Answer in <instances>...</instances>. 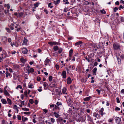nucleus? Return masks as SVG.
Returning <instances> with one entry per match:
<instances>
[{"instance_id": "obj_2", "label": "nucleus", "mask_w": 124, "mask_h": 124, "mask_svg": "<svg viewBox=\"0 0 124 124\" xmlns=\"http://www.w3.org/2000/svg\"><path fill=\"white\" fill-rule=\"evenodd\" d=\"M43 85L44 87V89L46 90L47 89L48 87V85L46 82H44L43 83Z\"/></svg>"}, {"instance_id": "obj_34", "label": "nucleus", "mask_w": 124, "mask_h": 124, "mask_svg": "<svg viewBox=\"0 0 124 124\" xmlns=\"http://www.w3.org/2000/svg\"><path fill=\"white\" fill-rule=\"evenodd\" d=\"M22 109L24 111H28L29 110V109L26 108H22Z\"/></svg>"}, {"instance_id": "obj_11", "label": "nucleus", "mask_w": 124, "mask_h": 124, "mask_svg": "<svg viewBox=\"0 0 124 124\" xmlns=\"http://www.w3.org/2000/svg\"><path fill=\"white\" fill-rule=\"evenodd\" d=\"M97 68L96 67L94 68L93 70V75H96V72L97 70Z\"/></svg>"}, {"instance_id": "obj_25", "label": "nucleus", "mask_w": 124, "mask_h": 124, "mask_svg": "<svg viewBox=\"0 0 124 124\" xmlns=\"http://www.w3.org/2000/svg\"><path fill=\"white\" fill-rule=\"evenodd\" d=\"M82 43V42L81 41H79L75 43V44L76 46H78L80 45Z\"/></svg>"}, {"instance_id": "obj_50", "label": "nucleus", "mask_w": 124, "mask_h": 124, "mask_svg": "<svg viewBox=\"0 0 124 124\" xmlns=\"http://www.w3.org/2000/svg\"><path fill=\"white\" fill-rule=\"evenodd\" d=\"M66 100L67 102H70L71 101V99L70 98H68Z\"/></svg>"}, {"instance_id": "obj_20", "label": "nucleus", "mask_w": 124, "mask_h": 124, "mask_svg": "<svg viewBox=\"0 0 124 124\" xmlns=\"http://www.w3.org/2000/svg\"><path fill=\"white\" fill-rule=\"evenodd\" d=\"M28 119L27 117H25L23 116L22 117V120L23 122H25Z\"/></svg>"}, {"instance_id": "obj_41", "label": "nucleus", "mask_w": 124, "mask_h": 124, "mask_svg": "<svg viewBox=\"0 0 124 124\" xmlns=\"http://www.w3.org/2000/svg\"><path fill=\"white\" fill-rule=\"evenodd\" d=\"M51 119V122H52L53 123H54L55 122V120L53 118H50Z\"/></svg>"}, {"instance_id": "obj_6", "label": "nucleus", "mask_w": 124, "mask_h": 124, "mask_svg": "<svg viewBox=\"0 0 124 124\" xmlns=\"http://www.w3.org/2000/svg\"><path fill=\"white\" fill-rule=\"evenodd\" d=\"M7 39L6 37L5 36L2 37V41L4 43H6L7 42Z\"/></svg>"}, {"instance_id": "obj_39", "label": "nucleus", "mask_w": 124, "mask_h": 124, "mask_svg": "<svg viewBox=\"0 0 124 124\" xmlns=\"http://www.w3.org/2000/svg\"><path fill=\"white\" fill-rule=\"evenodd\" d=\"M29 102L31 104H33L34 102V101L32 99H30L29 100Z\"/></svg>"}, {"instance_id": "obj_18", "label": "nucleus", "mask_w": 124, "mask_h": 124, "mask_svg": "<svg viewBox=\"0 0 124 124\" xmlns=\"http://www.w3.org/2000/svg\"><path fill=\"white\" fill-rule=\"evenodd\" d=\"M66 89L64 87L63 88L62 90V93L63 94H67V93H66Z\"/></svg>"}, {"instance_id": "obj_27", "label": "nucleus", "mask_w": 124, "mask_h": 124, "mask_svg": "<svg viewBox=\"0 0 124 124\" xmlns=\"http://www.w3.org/2000/svg\"><path fill=\"white\" fill-rule=\"evenodd\" d=\"M7 101L9 105H10L11 104V100L9 98H8L7 99Z\"/></svg>"}, {"instance_id": "obj_23", "label": "nucleus", "mask_w": 124, "mask_h": 124, "mask_svg": "<svg viewBox=\"0 0 124 124\" xmlns=\"http://www.w3.org/2000/svg\"><path fill=\"white\" fill-rule=\"evenodd\" d=\"M54 116L56 118H58L60 116V115L59 114L55 112H54Z\"/></svg>"}, {"instance_id": "obj_28", "label": "nucleus", "mask_w": 124, "mask_h": 124, "mask_svg": "<svg viewBox=\"0 0 124 124\" xmlns=\"http://www.w3.org/2000/svg\"><path fill=\"white\" fill-rule=\"evenodd\" d=\"M14 108L15 109H16L17 110V112L18 111V108L17 107V105H14Z\"/></svg>"}, {"instance_id": "obj_61", "label": "nucleus", "mask_w": 124, "mask_h": 124, "mask_svg": "<svg viewBox=\"0 0 124 124\" xmlns=\"http://www.w3.org/2000/svg\"><path fill=\"white\" fill-rule=\"evenodd\" d=\"M68 8H65L64 10V12H66L68 11Z\"/></svg>"}, {"instance_id": "obj_17", "label": "nucleus", "mask_w": 124, "mask_h": 124, "mask_svg": "<svg viewBox=\"0 0 124 124\" xmlns=\"http://www.w3.org/2000/svg\"><path fill=\"white\" fill-rule=\"evenodd\" d=\"M87 120L88 121H90L92 122V119L91 116L88 115H87Z\"/></svg>"}, {"instance_id": "obj_32", "label": "nucleus", "mask_w": 124, "mask_h": 124, "mask_svg": "<svg viewBox=\"0 0 124 124\" xmlns=\"http://www.w3.org/2000/svg\"><path fill=\"white\" fill-rule=\"evenodd\" d=\"M58 52L59 54L61 53L62 51V49L61 48H60L58 49Z\"/></svg>"}, {"instance_id": "obj_52", "label": "nucleus", "mask_w": 124, "mask_h": 124, "mask_svg": "<svg viewBox=\"0 0 124 124\" xmlns=\"http://www.w3.org/2000/svg\"><path fill=\"white\" fill-rule=\"evenodd\" d=\"M39 89H38V91L39 92H41L42 91V89H41V88H42V87H39Z\"/></svg>"}, {"instance_id": "obj_37", "label": "nucleus", "mask_w": 124, "mask_h": 124, "mask_svg": "<svg viewBox=\"0 0 124 124\" xmlns=\"http://www.w3.org/2000/svg\"><path fill=\"white\" fill-rule=\"evenodd\" d=\"M34 69L33 68H31L30 69V70H29L30 72H31V73L33 72H34Z\"/></svg>"}, {"instance_id": "obj_49", "label": "nucleus", "mask_w": 124, "mask_h": 124, "mask_svg": "<svg viewBox=\"0 0 124 124\" xmlns=\"http://www.w3.org/2000/svg\"><path fill=\"white\" fill-rule=\"evenodd\" d=\"M116 100H117V102L118 103H120V101L119 100V98L118 97H117L116 98Z\"/></svg>"}, {"instance_id": "obj_21", "label": "nucleus", "mask_w": 124, "mask_h": 124, "mask_svg": "<svg viewBox=\"0 0 124 124\" xmlns=\"http://www.w3.org/2000/svg\"><path fill=\"white\" fill-rule=\"evenodd\" d=\"M4 93L5 94L6 96H9L10 95V94L7 91H4Z\"/></svg>"}, {"instance_id": "obj_16", "label": "nucleus", "mask_w": 124, "mask_h": 124, "mask_svg": "<svg viewBox=\"0 0 124 124\" xmlns=\"http://www.w3.org/2000/svg\"><path fill=\"white\" fill-rule=\"evenodd\" d=\"M54 2V4L55 5H57L60 2V0H57L56 1H55V0L53 1Z\"/></svg>"}, {"instance_id": "obj_36", "label": "nucleus", "mask_w": 124, "mask_h": 124, "mask_svg": "<svg viewBox=\"0 0 124 124\" xmlns=\"http://www.w3.org/2000/svg\"><path fill=\"white\" fill-rule=\"evenodd\" d=\"M52 76H50L49 77V80L50 81H51L52 79Z\"/></svg>"}, {"instance_id": "obj_42", "label": "nucleus", "mask_w": 124, "mask_h": 124, "mask_svg": "<svg viewBox=\"0 0 124 124\" xmlns=\"http://www.w3.org/2000/svg\"><path fill=\"white\" fill-rule=\"evenodd\" d=\"M39 3L38 2H37L36 4H34V6H35L36 7H38L39 5Z\"/></svg>"}, {"instance_id": "obj_26", "label": "nucleus", "mask_w": 124, "mask_h": 124, "mask_svg": "<svg viewBox=\"0 0 124 124\" xmlns=\"http://www.w3.org/2000/svg\"><path fill=\"white\" fill-rule=\"evenodd\" d=\"M53 49L54 51H56L58 50L59 48L57 46H55L54 47Z\"/></svg>"}, {"instance_id": "obj_15", "label": "nucleus", "mask_w": 124, "mask_h": 124, "mask_svg": "<svg viewBox=\"0 0 124 124\" xmlns=\"http://www.w3.org/2000/svg\"><path fill=\"white\" fill-rule=\"evenodd\" d=\"M91 98H92V97L90 96L84 98V100L85 101H89Z\"/></svg>"}, {"instance_id": "obj_46", "label": "nucleus", "mask_w": 124, "mask_h": 124, "mask_svg": "<svg viewBox=\"0 0 124 124\" xmlns=\"http://www.w3.org/2000/svg\"><path fill=\"white\" fill-rule=\"evenodd\" d=\"M6 30L8 32H10V29L9 28H6Z\"/></svg>"}, {"instance_id": "obj_44", "label": "nucleus", "mask_w": 124, "mask_h": 124, "mask_svg": "<svg viewBox=\"0 0 124 124\" xmlns=\"http://www.w3.org/2000/svg\"><path fill=\"white\" fill-rule=\"evenodd\" d=\"M19 88L20 89H22V87L21 85H18L16 87V88L18 89Z\"/></svg>"}, {"instance_id": "obj_45", "label": "nucleus", "mask_w": 124, "mask_h": 124, "mask_svg": "<svg viewBox=\"0 0 124 124\" xmlns=\"http://www.w3.org/2000/svg\"><path fill=\"white\" fill-rule=\"evenodd\" d=\"M113 9L114 11L115 12L118 9V8L117 7H115Z\"/></svg>"}, {"instance_id": "obj_9", "label": "nucleus", "mask_w": 124, "mask_h": 124, "mask_svg": "<svg viewBox=\"0 0 124 124\" xmlns=\"http://www.w3.org/2000/svg\"><path fill=\"white\" fill-rule=\"evenodd\" d=\"M48 44L51 45H58V43L56 42H52L51 41L48 42Z\"/></svg>"}, {"instance_id": "obj_62", "label": "nucleus", "mask_w": 124, "mask_h": 124, "mask_svg": "<svg viewBox=\"0 0 124 124\" xmlns=\"http://www.w3.org/2000/svg\"><path fill=\"white\" fill-rule=\"evenodd\" d=\"M38 103V101L37 100H35L34 101V103L36 105H37Z\"/></svg>"}, {"instance_id": "obj_14", "label": "nucleus", "mask_w": 124, "mask_h": 124, "mask_svg": "<svg viewBox=\"0 0 124 124\" xmlns=\"http://www.w3.org/2000/svg\"><path fill=\"white\" fill-rule=\"evenodd\" d=\"M71 80L70 77H69L67 79V84H70L71 82Z\"/></svg>"}, {"instance_id": "obj_5", "label": "nucleus", "mask_w": 124, "mask_h": 124, "mask_svg": "<svg viewBox=\"0 0 124 124\" xmlns=\"http://www.w3.org/2000/svg\"><path fill=\"white\" fill-rule=\"evenodd\" d=\"M22 50V53L23 54H26L28 52L27 49L25 47L23 48Z\"/></svg>"}, {"instance_id": "obj_12", "label": "nucleus", "mask_w": 124, "mask_h": 124, "mask_svg": "<svg viewBox=\"0 0 124 124\" xmlns=\"http://www.w3.org/2000/svg\"><path fill=\"white\" fill-rule=\"evenodd\" d=\"M28 40L27 39H26L25 37L24 38V39L23 41V43L22 44V45H26L27 44Z\"/></svg>"}, {"instance_id": "obj_31", "label": "nucleus", "mask_w": 124, "mask_h": 124, "mask_svg": "<svg viewBox=\"0 0 124 124\" xmlns=\"http://www.w3.org/2000/svg\"><path fill=\"white\" fill-rule=\"evenodd\" d=\"M21 28L20 26H19L18 28L16 29V31L17 32L21 31Z\"/></svg>"}, {"instance_id": "obj_57", "label": "nucleus", "mask_w": 124, "mask_h": 124, "mask_svg": "<svg viewBox=\"0 0 124 124\" xmlns=\"http://www.w3.org/2000/svg\"><path fill=\"white\" fill-rule=\"evenodd\" d=\"M37 80L38 81H40L41 80V78L39 77H37Z\"/></svg>"}, {"instance_id": "obj_38", "label": "nucleus", "mask_w": 124, "mask_h": 124, "mask_svg": "<svg viewBox=\"0 0 124 124\" xmlns=\"http://www.w3.org/2000/svg\"><path fill=\"white\" fill-rule=\"evenodd\" d=\"M9 9H7V10H4V13L5 14H6L7 13H8L9 12Z\"/></svg>"}, {"instance_id": "obj_51", "label": "nucleus", "mask_w": 124, "mask_h": 124, "mask_svg": "<svg viewBox=\"0 0 124 124\" xmlns=\"http://www.w3.org/2000/svg\"><path fill=\"white\" fill-rule=\"evenodd\" d=\"M6 124V122L5 121L3 120L2 121V124Z\"/></svg>"}, {"instance_id": "obj_40", "label": "nucleus", "mask_w": 124, "mask_h": 124, "mask_svg": "<svg viewBox=\"0 0 124 124\" xmlns=\"http://www.w3.org/2000/svg\"><path fill=\"white\" fill-rule=\"evenodd\" d=\"M101 91V90H99L98 89H96V91H97V92L98 94H100V92Z\"/></svg>"}, {"instance_id": "obj_35", "label": "nucleus", "mask_w": 124, "mask_h": 124, "mask_svg": "<svg viewBox=\"0 0 124 124\" xmlns=\"http://www.w3.org/2000/svg\"><path fill=\"white\" fill-rule=\"evenodd\" d=\"M23 113L25 114L29 115L30 114V112H23Z\"/></svg>"}, {"instance_id": "obj_64", "label": "nucleus", "mask_w": 124, "mask_h": 124, "mask_svg": "<svg viewBox=\"0 0 124 124\" xmlns=\"http://www.w3.org/2000/svg\"><path fill=\"white\" fill-rule=\"evenodd\" d=\"M115 4L116 5H119V3L118 1H117L115 2Z\"/></svg>"}, {"instance_id": "obj_43", "label": "nucleus", "mask_w": 124, "mask_h": 124, "mask_svg": "<svg viewBox=\"0 0 124 124\" xmlns=\"http://www.w3.org/2000/svg\"><path fill=\"white\" fill-rule=\"evenodd\" d=\"M17 116V119H18L19 120H21V117L20 115H18Z\"/></svg>"}, {"instance_id": "obj_30", "label": "nucleus", "mask_w": 124, "mask_h": 124, "mask_svg": "<svg viewBox=\"0 0 124 124\" xmlns=\"http://www.w3.org/2000/svg\"><path fill=\"white\" fill-rule=\"evenodd\" d=\"M100 12L101 13L103 14H105L106 13V11L104 9L101 10H100Z\"/></svg>"}, {"instance_id": "obj_33", "label": "nucleus", "mask_w": 124, "mask_h": 124, "mask_svg": "<svg viewBox=\"0 0 124 124\" xmlns=\"http://www.w3.org/2000/svg\"><path fill=\"white\" fill-rule=\"evenodd\" d=\"M6 77H8V76H10V74L9 73L8 71H6Z\"/></svg>"}, {"instance_id": "obj_10", "label": "nucleus", "mask_w": 124, "mask_h": 124, "mask_svg": "<svg viewBox=\"0 0 124 124\" xmlns=\"http://www.w3.org/2000/svg\"><path fill=\"white\" fill-rule=\"evenodd\" d=\"M62 75L63 78H66V72L65 71H63L62 72Z\"/></svg>"}, {"instance_id": "obj_1", "label": "nucleus", "mask_w": 124, "mask_h": 124, "mask_svg": "<svg viewBox=\"0 0 124 124\" xmlns=\"http://www.w3.org/2000/svg\"><path fill=\"white\" fill-rule=\"evenodd\" d=\"M113 46L114 49L115 50L120 49V46L118 44H114L113 45Z\"/></svg>"}, {"instance_id": "obj_58", "label": "nucleus", "mask_w": 124, "mask_h": 124, "mask_svg": "<svg viewBox=\"0 0 124 124\" xmlns=\"http://www.w3.org/2000/svg\"><path fill=\"white\" fill-rule=\"evenodd\" d=\"M50 108H54V105L53 104L50 105Z\"/></svg>"}, {"instance_id": "obj_55", "label": "nucleus", "mask_w": 124, "mask_h": 124, "mask_svg": "<svg viewBox=\"0 0 124 124\" xmlns=\"http://www.w3.org/2000/svg\"><path fill=\"white\" fill-rule=\"evenodd\" d=\"M9 27L11 30H13L14 29V28L12 26L10 25L9 26Z\"/></svg>"}, {"instance_id": "obj_13", "label": "nucleus", "mask_w": 124, "mask_h": 124, "mask_svg": "<svg viewBox=\"0 0 124 124\" xmlns=\"http://www.w3.org/2000/svg\"><path fill=\"white\" fill-rule=\"evenodd\" d=\"M21 61L23 63H24L27 61L26 59H24L23 58H21L20 59Z\"/></svg>"}, {"instance_id": "obj_48", "label": "nucleus", "mask_w": 124, "mask_h": 124, "mask_svg": "<svg viewBox=\"0 0 124 124\" xmlns=\"http://www.w3.org/2000/svg\"><path fill=\"white\" fill-rule=\"evenodd\" d=\"M85 59L86 60H87V61H88V62H90V60L89 59V58H88V57H87V56H86V57H85Z\"/></svg>"}, {"instance_id": "obj_60", "label": "nucleus", "mask_w": 124, "mask_h": 124, "mask_svg": "<svg viewBox=\"0 0 124 124\" xmlns=\"http://www.w3.org/2000/svg\"><path fill=\"white\" fill-rule=\"evenodd\" d=\"M55 67L57 70H58L59 68V66L57 64L55 65Z\"/></svg>"}, {"instance_id": "obj_19", "label": "nucleus", "mask_w": 124, "mask_h": 124, "mask_svg": "<svg viewBox=\"0 0 124 124\" xmlns=\"http://www.w3.org/2000/svg\"><path fill=\"white\" fill-rule=\"evenodd\" d=\"M1 101L2 103L4 104H6L7 103V101L5 99H2L1 100Z\"/></svg>"}, {"instance_id": "obj_24", "label": "nucleus", "mask_w": 124, "mask_h": 124, "mask_svg": "<svg viewBox=\"0 0 124 124\" xmlns=\"http://www.w3.org/2000/svg\"><path fill=\"white\" fill-rule=\"evenodd\" d=\"M73 51L72 49L70 50L69 51V56L70 57H71L72 54L73 53Z\"/></svg>"}, {"instance_id": "obj_8", "label": "nucleus", "mask_w": 124, "mask_h": 124, "mask_svg": "<svg viewBox=\"0 0 124 124\" xmlns=\"http://www.w3.org/2000/svg\"><path fill=\"white\" fill-rule=\"evenodd\" d=\"M93 116L97 118H100V116L99 115L98 113L96 112H94L93 114Z\"/></svg>"}, {"instance_id": "obj_59", "label": "nucleus", "mask_w": 124, "mask_h": 124, "mask_svg": "<svg viewBox=\"0 0 124 124\" xmlns=\"http://www.w3.org/2000/svg\"><path fill=\"white\" fill-rule=\"evenodd\" d=\"M113 120V119H109L108 120V122H109L111 123V122H112Z\"/></svg>"}, {"instance_id": "obj_4", "label": "nucleus", "mask_w": 124, "mask_h": 124, "mask_svg": "<svg viewBox=\"0 0 124 124\" xmlns=\"http://www.w3.org/2000/svg\"><path fill=\"white\" fill-rule=\"evenodd\" d=\"M116 121L117 124H120L121 121V119L119 117H116L115 119Z\"/></svg>"}, {"instance_id": "obj_3", "label": "nucleus", "mask_w": 124, "mask_h": 124, "mask_svg": "<svg viewBox=\"0 0 124 124\" xmlns=\"http://www.w3.org/2000/svg\"><path fill=\"white\" fill-rule=\"evenodd\" d=\"M51 61L50 59L47 58L44 61L45 65L46 66L48 64L49 62H50Z\"/></svg>"}, {"instance_id": "obj_29", "label": "nucleus", "mask_w": 124, "mask_h": 124, "mask_svg": "<svg viewBox=\"0 0 124 124\" xmlns=\"http://www.w3.org/2000/svg\"><path fill=\"white\" fill-rule=\"evenodd\" d=\"M63 1L64 2V3L67 4H69V3L68 2V0H63Z\"/></svg>"}, {"instance_id": "obj_53", "label": "nucleus", "mask_w": 124, "mask_h": 124, "mask_svg": "<svg viewBox=\"0 0 124 124\" xmlns=\"http://www.w3.org/2000/svg\"><path fill=\"white\" fill-rule=\"evenodd\" d=\"M43 111L44 112L46 113L47 112L48 110H47V109H43Z\"/></svg>"}, {"instance_id": "obj_56", "label": "nucleus", "mask_w": 124, "mask_h": 124, "mask_svg": "<svg viewBox=\"0 0 124 124\" xmlns=\"http://www.w3.org/2000/svg\"><path fill=\"white\" fill-rule=\"evenodd\" d=\"M115 110H120V108L117 107L115 108Z\"/></svg>"}, {"instance_id": "obj_63", "label": "nucleus", "mask_w": 124, "mask_h": 124, "mask_svg": "<svg viewBox=\"0 0 124 124\" xmlns=\"http://www.w3.org/2000/svg\"><path fill=\"white\" fill-rule=\"evenodd\" d=\"M56 104L58 105H60L61 104L60 102H57L56 103Z\"/></svg>"}, {"instance_id": "obj_47", "label": "nucleus", "mask_w": 124, "mask_h": 124, "mask_svg": "<svg viewBox=\"0 0 124 124\" xmlns=\"http://www.w3.org/2000/svg\"><path fill=\"white\" fill-rule=\"evenodd\" d=\"M124 8V7L122 6L121 5H120L118 9L119 10H121V8L123 9Z\"/></svg>"}, {"instance_id": "obj_7", "label": "nucleus", "mask_w": 124, "mask_h": 124, "mask_svg": "<svg viewBox=\"0 0 124 124\" xmlns=\"http://www.w3.org/2000/svg\"><path fill=\"white\" fill-rule=\"evenodd\" d=\"M104 108H102L101 109L99 110V113L100 114L101 116H103V115L105 114V113H103V112L104 111Z\"/></svg>"}, {"instance_id": "obj_54", "label": "nucleus", "mask_w": 124, "mask_h": 124, "mask_svg": "<svg viewBox=\"0 0 124 124\" xmlns=\"http://www.w3.org/2000/svg\"><path fill=\"white\" fill-rule=\"evenodd\" d=\"M52 5V3H49L48 4V7H50L51 8H53V6H50L51 5Z\"/></svg>"}, {"instance_id": "obj_22", "label": "nucleus", "mask_w": 124, "mask_h": 124, "mask_svg": "<svg viewBox=\"0 0 124 124\" xmlns=\"http://www.w3.org/2000/svg\"><path fill=\"white\" fill-rule=\"evenodd\" d=\"M29 88H32L34 87L33 85L32 84H31L29 83L28 85Z\"/></svg>"}]
</instances>
